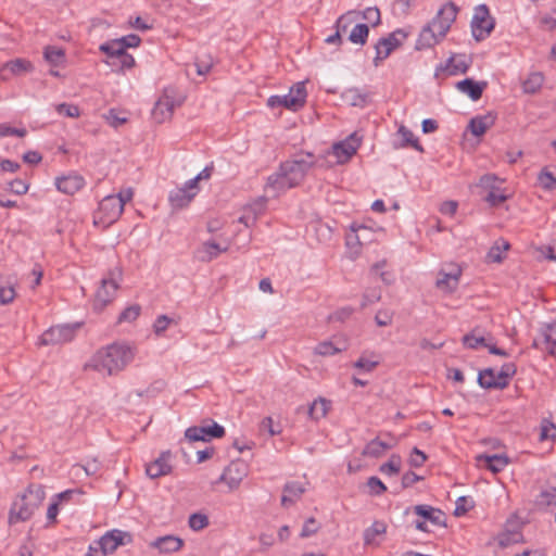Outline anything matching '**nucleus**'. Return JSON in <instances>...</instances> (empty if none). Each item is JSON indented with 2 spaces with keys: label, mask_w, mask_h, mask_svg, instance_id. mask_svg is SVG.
<instances>
[{
  "label": "nucleus",
  "mask_w": 556,
  "mask_h": 556,
  "mask_svg": "<svg viewBox=\"0 0 556 556\" xmlns=\"http://www.w3.org/2000/svg\"><path fill=\"white\" fill-rule=\"evenodd\" d=\"M314 164V154L309 152L300 157L287 160L280 164L276 173L267 178L266 188L273 190L276 194L294 188L304 180Z\"/></svg>",
  "instance_id": "1"
},
{
  "label": "nucleus",
  "mask_w": 556,
  "mask_h": 556,
  "mask_svg": "<svg viewBox=\"0 0 556 556\" xmlns=\"http://www.w3.org/2000/svg\"><path fill=\"white\" fill-rule=\"evenodd\" d=\"M458 13L457 5L448 1L437 13V15L422 27L416 41V50L430 49L441 42L455 22Z\"/></svg>",
  "instance_id": "2"
},
{
  "label": "nucleus",
  "mask_w": 556,
  "mask_h": 556,
  "mask_svg": "<svg viewBox=\"0 0 556 556\" xmlns=\"http://www.w3.org/2000/svg\"><path fill=\"white\" fill-rule=\"evenodd\" d=\"M132 358L134 352L128 345L112 343L97 351L85 368L112 376L123 370Z\"/></svg>",
  "instance_id": "3"
},
{
  "label": "nucleus",
  "mask_w": 556,
  "mask_h": 556,
  "mask_svg": "<svg viewBox=\"0 0 556 556\" xmlns=\"http://www.w3.org/2000/svg\"><path fill=\"white\" fill-rule=\"evenodd\" d=\"M45 497L43 485L29 484L27 490L12 503L9 522L13 525L30 519L35 510L42 504Z\"/></svg>",
  "instance_id": "4"
},
{
  "label": "nucleus",
  "mask_w": 556,
  "mask_h": 556,
  "mask_svg": "<svg viewBox=\"0 0 556 556\" xmlns=\"http://www.w3.org/2000/svg\"><path fill=\"white\" fill-rule=\"evenodd\" d=\"M495 21L490 15L489 8L485 4H479L475 8V13L470 23L472 37L477 41H482L490 36L494 29Z\"/></svg>",
  "instance_id": "5"
},
{
  "label": "nucleus",
  "mask_w": 556,
  "mask_h": 556,
  "mask_svg": "<svg viewBox=\"0 0 556 556\" xmlns=\"http://www.w3.org/2000/svg\"><path fill=\"white\" fill-rule=\"evenodd\" d=\"M122 273L118 268L110 271V277L103 278L101 280V286L96 292L94 298V308L102 309L115 298L116 291L118 289L117 279L121 277Z\"/></svg>",
  "instance_id": "6"
},
{
  "label": "nucleus",
  "mask_w": 556,
  "mask_h": 556,
  "mask_svg": "<svg viewBox=\"0 0 556 556\" xmlns=\"http://www.w3.org/2000/svg\"><path fill=\"white\" fill-rule=\"evenodd\" d=\"M406 37L407 33L399 28L389 34L388 37L380 38L375 45L376 56L374 58V65L378 66L380 62L386 60L396 48L402 46Z\"/></svg>",
  "instance_id": "7"
},
{
  "label": "nucleus",
  "mask_w": 556,
  "mask_h": 556,
  "mask_svg": "<svg viewBox=\"0 0 556 556\" xmlns=\"http://www.w3.org/2000/svg\"><path fill=\"white\" fill-rule=\"evenodd\" d=\"M79 328V323L73 325L66 324L52 326L41 334L40 342L43 345L62 344L70 342L75 338L76 332Z\"/></svg>",
  "instance_id": "8"
},
{
  "label": "nucleus",
  "mask_w": 556,
  "mask_h": 556,
  "mask_svg": "<svg viewBox=\"0 0 556 556\" xmlns=\"http://www.w3.org/2000/svg\"><path fill=\"white\" fill-rule=\"evenodd\" d=\"M210 424L201 426H192L186 429L185 438L189 442L204 441L211 439H219L225 435V428L214 420H208Z\"/></svg>",
  "instance_id": "9"
},
{
  "label": "nucleus",
  "mask_w": 556,
  "mask_h": 556,
  "mask_svg": "<svg viewBox=\"0 0 556 556\" xmlns=\"http://www.w3.org/2000/svg\"><path fill=\"white\" fill-rule=\"evenodd\" d=\"M132 542V535L129 532L113 529L103 534L96 545L106 555L113 553L118 546L127 545Z\"/></svg>",
  "instance_id": "10"
},
{
  "label": "nucleus",
  "mask_w": 556,
  "mask_h": 556,
  "mask_svg": "<svg viewBox=\"0 0 556 556\" xmlns=\"http://www.w3.org/2000/svg\"><path fill=\"white\" fill-rule=\"evenodd\" d=\"M463 345L470 350H478L483 346L489 350V352L493 355H498L503 357H507V351L497 348L495 344L490 343L489 340L483 337L479 330V328L472 329L469 333H466L462 339Z\"/></svg>",
  "instance_id": "11"
},
{
  "label": "nucleus",
  "mask_w": 556,
  "mask_h": 556,
  "mask_svg": "<svg viewBox=\"0 0 556 556\" xmlns=\"http://www.w3.org/2000/svg\"><path fill=\"white\" fill-rule=\"evenodd\" d=\"M248 475V465L241 459L231 462L220 475L218 482H225L229 489H237Z\"/></svg>",
  "instance_id": "12"
},
{
  "label": "nucleus",
  "mask_w": 556,
  "mask_h": 556,
  "mask_svg": "<svg viewBox=\"0 0 556 556\" xmlns=\"http://www.w3.org/2000/svg\"><path fill=\"white\" fill-rule=\"evenodd\" d=\"M123 212L124 207L121 204V200L117 197H113V194L105 197L99 203V218L105 225H110L116 222Z\"/></svg>",
  "instance_id": "13"
},
{
  "label": "nucleus",
  "mask_w": 556,
  "mask_h": 556,
  "mask_svg": "<svg viewBox=\"0 0 556 556\" xmlns=\"http://www.w3.org/2000/svg\"><path fill=\"white\" fill-rule=\"evenodd\" d=\"M532 348L554 355L556 348V321L542 326L540 334L533 339Z\"/></svg>",
  "instance_id": "14"
},
{
  "label": "nucleus",
  "mask_w": 556,
  "mask_h": 556,
  "mask_svg": "<svg viewBox=\"0 0 556 556\" xmlns=\"http://www.w3.org/2000/svg\"><path fill=\"white\" fill-rule=\"evenodd\" d=\"M198 192L199 191L194 187H189L188 180L182 187L176 188L169 192V204L175 210L187 207Z\"/></svg>",
  "instance_id": "15"
},
{
  "label": "nucleus",
  "mask_w": 556,
  "mask_h": 556,
  "mask_svg": "<svg viewBox=\"0 0 556 556\" xmlns=\"http://www.w3.org/2000/svg\"><path fill=\"white\" fill-rule=\"evenodd\" d=\"M359 144L356 134H352L345 140L334 143L332 153L339 163H345L356 153Z\"/></svg>",
  "instance_id": "16"
},
{
  "label": "nucleus",
  "mask_w": 556,
  "mask_h": 556,
  "mask_svg": "<svg viewBox=\"0 0 556 556\" xmlns=\"http://www.w3.org/2000/svg\"><path fill=\"white\" fill-rule=\"evenodd\" d=\"M172 453L170 451H164L160 454V456L148 464L146 467L147 476L151 479H156L170 473L172 471Z\"/></svg>",
  "instance_id": "17"
},
{
  "label": "nucleus",
  "mask_w": 556,
  "mask_h": 556,
  "mask_svg": "<svg viewBox=\"0 0 556 556\" xmlns=\"http://www.w3.org/2000/svg\"><path fill=\"white\" fill-rule=\"evenodd\" d=\"M413 511L425 521L430 522L434 527H445L446 518L445 514L435 507L430 505L420 504L413 507Z\"/></svg>",
  "instance_id": "18"
},
{
  "label": "nucleus",
  "mask_w": 556,
  "mask_h": 556,
  "mask_svg": "<svg viewBox=\"0 0 556 556\" xmlns=\"http://www.w3.org/2000/svg\"><path fill=\"white\" fill-rule=\"evenodd\" d=\"M85 184V178L76 173H71L55 179L56 189L65 194H74L78 192L84 188Z\"/></svg>",
  "instance_id": "19"
},
{
  "label": "nucleus",
  "mask_w": 556,
  "mask_h": 556,
  "mask_svg": "<svg viewBox=\"0 0 556 556\" xmlns=\"http://www.w3.org/2000/svg\"><path fill=\"white\" fill-rule=\"evenodd\" d=\"M175 106L176 102L174 98L165 91L154 104L152 116L157 123H163L172 117Z\"/></svg>",
  "instance_id": "20"
},
{
  "label": "nucleus",
  "mask_w": 556,
  "mask_h": 556,
  "mask_svg": "<svg viewBox=\"0 0 556 556\" xmlns=\"http://www.w3.org/2000/svg\"><path fill=\"white\" fill-rule=\"evenodd\" d=\"M149 545L157 549L161 554H172L182 548L184 540L179 536L167 534L156 538Z\"/></svg>",
  "instance_id": "21"
},
{
  "label": "nucleus",
  "mask_w": 556,
  "mask_h": 556,
  "mask_svg": "<svg viewBox=\"0 0 556 556\" xmlns=\"http://www.w3.org/2000/svg\"><path fill=\"white\" fill-rule=\"evenodd\" d=\"M534 506L538 510L554 513L556 522V486L541 490L535 496Z\"/></svg>",
  "instance_id": "22"
},
{
  "label": "nucleus",
  "mask_w": 556,
  "mask_h": 556,
  "mask_svg": "<svg viewBox=\"0 0 556 556\" xmlns=\"http://www.w3.org/2000/svg\"><path fill=\"white\" fill-rule=\"evenodd\" d=\"M486 87V81H476L472 78H465L456 84V88L472 101H478Z\"/></svg>",
  "instance_id": "23"
},
{
  "label": "nucleus",
  "mask_w": 556,
  "mask_h": 556,
  "mask_svg": "<svg viewBox=\"0 0 556 556\" xmlns=\"http://www.w3.org/2000/svg\"><path fill=\"white\" fill-rule=\"evenodd\" d=\"M99 50L106 55L108 59L104 62L111 67L117 65V60L127 52L124 46L116 39L101 43Z\"/></svg>",
  "instance_id": "24"
},
{
  "label": "nucleus",
  "mask_w": 556,
  "mask_h": 556,
  "mask_svg": "<svg viewBox=\"0 0 556 556\" xmlns=\"http://www.w3.org/2000/svg\"><path fill=\"white\" fill-rule=\"evenodd\" d=\"M226 251L227 248H222L214 241H206L194 251V258L202 263H208Z\"/></svg>",
  "instance_id": "25"
},
{
  "label": "nucleus",
  "mask_w": 556,
  "mask_h": 556,
  "mask_svg": "<svg viewBox=\"0 0 556 556\" xmlns=\"http://www.w3.org/2000/svg\"><path fill=\"white\" fill-rule=\"evenodd\" d=\"M305 486L301 482L298 481H289L283 485V494L281 496V505L283 507H290L293 505L298 500L301 498V496L305 492Z\"/></svg>",
  "instance_id": "26"
},
{
  "label": "nucleus",
  "mask_w": 556,
  "mask_h": 556,
  "mask_svg": "<svg viewBox=\"0 0 556 556\" xmlns=\"http://www.w3.org/2000/svg\"><path fill=\"white\" fill-rule=\"evenodd\" d=\"M1 74L3 78H8L5 73H10L14 76H20L34 71V65L26 59H14L4 63L1 67Z\"/></svg>",
  "instance_id": "27"
},
{
  "label": "nucleus",
  "mask_w": 556,
  "mask_h": 556,
  "mask_svg": "<svg viewBox=\"0 0 556 556\" xmlns=\"http://www.w3.org/2000/svg\"><path fill=\"white\" fill-rule=\"evenodd\" d=\"M495 119L496 116L491 112L484 115H478L470 119L468 128L473 136L480 137L494 125Z\"/></svg>",
  "instance_id": "28"
},
{
  "label": "nucleus",
  "mask_w": 556,
  "mask_h": 556,
  "mask_svg": "<svg viewBox=\"0 0 556 556\" xmlns=\"http://www.w3.org/2000/svg\"><path fill=\"white\" fill-rule=\"evenodd\" d=\"M460 275L462 269L457 266L450 273L441 270L435 285L439 289L452 292L457 288Z\"/></svg>",
  "instance_id": "29"
},
{
  "label": "nucleus",
  "mask_w": 556,
  "mask_h": 556,
  "mask_svg": "<svg viewBox=\"0 0 556 556\" xmlns=\"http://www.w3.org/2000/svg\"><path fill=\"white\" fill-rule=\"evenodd\" d=\"M545 81V76L542 72H531L528 77L522 80L521 88L526 94H536Z\"/></svg>",
  "instance_id": "30"
},
{
  "label": "nucleus",
  "mask_w": 556,
  "mask_h": 556,
  "mask_svg": "<svg viewBox=\"0 0 556 556\" xmlns=\"http://www.w3.org/2000/svg\"><path fill=\"white\" fill-rule=\"evenodd\" d=\"M342 98L352 106L365 108L369 100V94L361 89L353 87L342 93Z\"/></svg>",
  "instance_id": "31"
},
{
  "label": "nucleus",
  "mask_w": 556,
  "mask_h": 556,
  "mask_svg": "<svg viewBox=\"0 0 556 556\" xmlns=\"http://www.w3.org/2000/svg\"><path fill=\"white\" fill-rule=\"evenodd\" d=\"M478 459L484 460L486 468L494 473L502 471L509 464L508 457L502 454L481 455Z\"/></svg>",
  "instance_id": "32"
},
{
  "label": "nucleus",
  "mask_w": 556,
  "mask_h": 556,
  "mask_svg": "<svg viewBox=\"0 0 556 556\" xmlns=\"http://www.w3.org/2000/svg\"><path fill=\"white\" fill-rule=\"evenodd\" d=\"M516 371L517 367L514 363H506L497 372L498 383L489 381L486 384L488 387H498L500 390L505 389L509 384V379L516 375Z\"/></svg>",
  "instance_id": "33"
},
{
  "label": "nucleus",
  "mask_w": 556,
  "mask_h": 556,
  "mask_svg": "<svg viewBox=\"0 0 556 556\" xmlns=\"http://www.w3.org/2000/svg\"><path fill=\"white\" fill-rule=\"evenodd\" d=\"M289 94L291 96V98L289 99L290 104L295 105L296 110L302 109L306 102V97H307L305 83L299 81V83L294 84L290 88Z\"/></svg>",
  "instance_id": "34"
},
{
  "label": "nucleus",
  "mask_w": 556,
  "mask_h": 556,
  "mask_svg": "<svg viewBox=\"0 0 556 556\" xmlns=\"http://www.w3.org/2000/svg\"><path fill=\"white\" fill-rule=\"evenodd\" d=\"M43 58L52 66L63 65L66 61L64 49L55 46H47L43 50Z\"/></svg>",
  "instance_id": "35"
},
{
  "label": "nucleus",
  "mask_w": 556,
  "mask_h": 556,
  "mask_svg": "<svg viewBox=\"0 0 556 556\" xmlns=\"http://www.w3.org/2000/svg\"><path fill=\"white\" fill-rule=\"evenodd\" d=\"M330 407H331L330 401H328L324 397H319L311 404V406L308 408V415L311 418H313L315 420H319V419L326 417Z\"/></svg>",
  "instance_id": "36"
},
{
  "label": "nucleus",
  "mask_w": 556,
  "mask_h": 556,
  "mask_svg": "<svg viewBox=\"0 0 556 556\" xmlns=\"http://www.w3.org/2000/svg\"><path fill=\"white\" fill-rule=\"evenodd\" d=\"M389 448H391V445L376 438L366 444L362 454L364 456L379 457Z\"/></svg>",
  "instance_id": "37"
},
{
  "label": "nucleus",
  "mask_w": 556,
  "mask_h": 556,
  "mask_svg": "<svg viewBox=\"0 0 556 556\" xmlns=\"http://www.w3.org/2000/svg\"><path fill=\"white\" fill-rule=\"evenodd\" d=\"M397 135L402 139L401 147L409 146L417 150L418 152H424L422 146L419 143L418 139L415 138L413 131L409 130L407 127H405L404 125L400 126Z\"/></svg>",
  "instance_id": "38"
},
{
  "label": "nucleus",
  "mask_w": 556,
  "mask_h": 556,
  "mask_svg": "<svg viewBox=\"0 0 556 556\" xmlns=\"http://www.w3.org/2000/svg\"><path fill=\"white\" fill-rule=\"evenodd\" d=\"M369 35V27L367 24H356L349 35V40L352 43L364 46L367 42Z\"/></svg>",
  "instance_id": "39"
},
{
  "label": "nucleus",
  "mask_w": 556,
  "mask_h": 556,
  "mask_svg": "<svg viewBox=\"0 0 556 556\" xmlns=\"http://www.w3.org/2000/svg\"><path fill=\"white\" fill-rule=\"evenodd\" d=\"M386 531H387V525L383 521H380V520L374 521L372 525L369 528L365 529V531H364V534H363L364 543L366 545L371 544L375 541L376 536L386 533Z\"/></svg>",
  "instance_id": "40"
},
{
  "label": "nucleus",
  "mask_w": 556,
  "mask_h": 556,
  "mask_svg": "<svg viewBox=\"0 0 556 556\" xmlns=\"http://www.w3.org/2000/svg\"><path fill=\"white\" fill-rule=\"evenodd\" d=\"M509 247V243L503 239L496 241L486 254L488 261L492 263H501L504 258L503 251H507Z\"/></svg>",
  "instance_id": "41"
},
{
  "label": "nucleus",
  "mask_w": 556,
  "mask_h": 556,
  "mask_svg": "<svg viewBox=\"0 0 556 556\" xmlns=\"http://www.w3.org/2000/svg\"><path fill=\"white\" fill-rule=\"evenodd\" d=\"M538 181L544 190L552 191L556 189V176L547 167L542 168L538 174Z\"/></svg>",
  "instance_id": "42"
},
{
  "label": "nucleus",
  "mask_w": 556,
  "mask_h": 556,
  "mask_svg": "<svg viewBox=\"0 0 556 556\" xmlns=\"http://www.w3.org/2000/svg\"><path fill=\"white\" fill-rule=\"evenodd\" d=\"M478 384L483 389H498V387H488V382H497L500 381L497 374L492 368H485L483 370H480L478 374Z\"/></svg>",
  "instance_id": "43"
},
{
  "label": "nucleus",
  "mask_w": 556,
  "mask_h": 556,
  "mask_svg": "<svg viewBox=\"0 0 556 556\" xmlns=\"http://www.w3.org/2000/svg\"><path fill=\"white\" fill-rule=\"evenodd\" d=\"M401 469V457L399 455H392L389 462L382 464L379 471L387 476H394L400 472Z\"/></svg>",
  "instance_id": "44"
},
{
  "label": "nucleus",
  "mask_w": 556,
  "mask_h": 556,
  "mask_svg": "<svg viewBox=\"0 0 556 556\" xmlns=\"http://www.w3.org/2000/svg\"><path fill=\"white\" fill-rule=\"evenodd\" d=\"M290 98H291V96L289 93L283 94V96H271L267 100V105L270 109L286 108L288 110L295 112L298 110H296L295 105L290 104V100H289Z\"/></svg>",
  "instance_id": "45"
},
{
  "label": "nucleus",
  "mask_w": 556,
  "mask_h": 556,
  "mask_svg": "<svg viewBox=\"0 0 556 556\" xmlns=\"http://www.w3.org/2000/svg\"><path fill=\"white\" fill-rule=\"evenodd\" d=\"M141 313V306L139 304H132L126 307L118 316L117 323H132L135 321Z\"/></svg>",
  "instance_id": "46"
},
{
  "label": "nucleus",
  "mask_w": 556,
  "mask_h": 556,
  "mask_svg": "<svg viewBox=\"0 0 556 556\" xmlns=\"http://www.w3.org/2000/svg\"><path fill=\"white\" fill-rule=\"evenodd\" d=\"M358 17V12L357 11H349L346 12L345 14L341 15L337 23H336V28L337 30L340 33V35L342 33H346L348 31V28L349 26Z\"/></svg>",
  "instance_id": "47"
},
{
  "label": "nucleus",
  "mask_w": 556,
  "mask_h": 556,
  "mask_svg": "<svg viewBox=\"0 0 556 556\" xmlns=\"http://www.w3.org/2000/svg\"><path fill=\"white\" fill-rule=\"evenodd\" d=\"M468 64L465 61H460L458 63H454V58L451 56L445 66L440 65V67L437 68V71H448L450 75H456L457 73L465 74L468 71Z\"/></svg>",
  "instance_id": "48"
},
{
  "label": "nucleus",
  "mask_w": 556,
  "mask_h": 556,
  "mask_svg": "<svg viewBox=\"0 0 556 556\" xmlns=\"http://www.w3.org/2000/svg\"><path fill=\"white\" fill-rule=\"evenodd\" d=\"M344 350V348L337 346L331 341H324L316 345L315 353L321 356H331Z\"/></svg>",
  "instance_id": "49"
},
{
  "label": "nucleus",
  "mask_w": 556,
  "mask_h": 556,
  "mask_svg": "<svg viewBox=\"0 0 556 556\" xmlns=\"http://www.w3.org/2000/svg\"><path fill=\"white\" fill-rule=\"evenodd\" d=\"M188 523L193 531H201L208 526L210 521L206 515L194 513L190 515Z\"/></svg>",
  "instance_id": "50"
},
{
  "label": "nucleus",
  "mask_w": 556,
  "mask_h": 556,
  "mask_svg": "<svg viewBox=\"0 0 556 556\" xmlns=\"http://www.w3.org/2000/svg\"><path fill=\"white\" fill-rule=\"evenodd\" d=\"M473 507V501L469 496H459L455 503L454 515L457 517L464 516Z\"/></svg>",
  "instance_id": "51"
},
{
  "label": "nucleus",
  "mask_w": 556,
  "mask_h": 556,
  "mask_svg": "<svg viewBox=\"0 0 556 556\" xmlns=\"http://www.w3.org/2000/svg\"><path fill=\"white\" fill-rule=\"evenodd\" d=\"M136 61L134 56L127 52H125L124 55H122L121 59L117 60V65H115L113 68L114 72L117 73H124L127 70H131L135 67Z\"/></svg>",
  "instance_id": "52"
},
{
  "label": "nucleus",
  "mask_w": 556,
  "mask_h": 556,
  "mask_svg": "<svg viewBox=\"0 0 556 556\" xmlns=\"http://www.w3.org/2000/svg\"><path fill=\"white\" fill-rule=\"evenodd\" d=\"M367 486L370 495L379 496L387 491L386 484L378 477H370L367 480Z\"/></svg>",
  "instance_id": "53"
},
{
  "label": "nucleus",
  "mask_w": 556,
  "mask_h": 556,
  "mask_svg": "<svg viewBox=\"0 0 556 556\" xmlns=\"http://www.w3.org/2000/svg\"><path fill=\"white\" fill-rule=\"evenodd\" d=\"M174 323V319L168 317L167 315H160L156 317L153 324V331L156 336H162L170 324Z\"/></svg>",
  "instance_id": "54"
},
{
  "label": "nucleus",
  "mask_w": 556,
  "mask_h": 556,
  "mask_svg": "<svg viewBox=\"0 0 556 556\" xmlns=\"http://www.w3.org/2000/svg\"><path fill=\"white\" fill-rule=\"evenodd\" d=\"M55 111L60 115H64V116L72 117V118L78 117L80 115L79 108L75 104H70V103L58 104L55 106Z\"/></svg>",
  "instance_id": "55"
},
{
  "label": "nucleus",
  "mask_w": 556,
  "mask_h": 556,
  "mask_svg": "<svg viewBox=\"0 0 556 556\" xmlns=\"http://www.w3.org/2000/svg\"><path fill=\"white\" fill-rule=\"evenodd\" d=\"M83 494L84 492L81 491V489H70L56 494L55 500L59 501L60 503L70 501H75L79 503L78 497L81 496Z\"/></svg>",
  "instance_id": "56"
},
{
  "label": "nucleus",
  "mask_w": 556,
  "mask_h": 556,
  "mask_svg": "<svg viewBox=\"0 0 556 556\" xmlns=\"http://www.w3.org/2000/svg\"><path fill=\"white\" fill-rule=\"evenodd\" d=\"M362 15V17L369 23H371L372 26H377L380 24V11L378 8H367L363 12H358V16Z\"/></svg>",
  "instance_id": "57"
},
{
  "label": "nucleus",
  "mask_w": 556,
  "mask_h": 556,
  "mask_svg": "<svg viewBox=\"0 0 556 556\" xmlns=\"http://www.w3.org/2000/svg\"><path fill=\"white\" fill-rule=\"evenodd\" d=\"M522 535L519 532H506L498 536V544L502 547H507L511 544L518 543Z\"/></svg>",
  "instance_id": "58"
},
{
  "label": "nucleus",
  "mask_w": 556,
  "mask_h": 556,
  "mask_svg": "<svg viewBox=\"0 0 556 556\" xmlns=\"http://www.w3.org/2000/svg\"><path fill=\"white\" fill-rule=\"evenodd\" d=\"M194 66L199 75H206L213 66L212 58L210 55H206L204 59L197 58Z\"/></svg>",
  "instance_id": "59"
},
{
  "label": "nucleus",
  "mask_w": 556,
  "mask_h": 556,
  "mask_svg": "<svg viewBox=\"0 0 556 556\" xmlns=\"http://www.w3.org/2000/svg\"><path fill=\"white\" fill-rule=\"evenodd\" d=\"M555 437H556V427L552 422H549L547 420H543L542 426H541L540 440L544 441V440H548V439H554Z\"/></svg>",
  "instance_id": "60"
},
{
  "label": "nucleus",
  "mask_w": 556,
  "mask_h": 556,
  "mask_svg": "<svg viewBox=\"0 0 556 556\" xmlns=\"http://www.w3.org/2000/svg\"><path fill=\"white\" fill-rule=\"evenodd\" d=\"M27 131L25 128H14L7 124H0V137L16 136L24 137Z\"/></svg>",
  "instance_id": "61"
},
{
  "label": "nucleus",
  "mask_w": 556,
  "mask_h": 556,
  "mask_svg": "<svg viewBox=\"0 0 556 556\" xmlns=\"http://www.w3.org/2000/svg\"><path fill=\"white\" fill-rule=\"evenodd\" d=\"M427 460L426 454L417 447H414L409 457V465L412 467H421Z\"/></svg>",
  "instance_id": "62"
},
{
  "label": "nucleus",
  "mask_w": 556,
  "mask_h": 556,
  "mask_svg": "<svg viewBox=\"0 0 556 556\" xmlns=\"http://www.w3.org/2000/svg\"><path fill=\"white\" fill-rule=\"evenodd\" d=\"M127 50L128 48H137L141 43V38L136 34H129L116 39Z\"/></svg>",
  "instance_id": "63"
},
{
  "label": "nucleus",
  "mask_w": 556,
  "mask_h": 556,
  "mask_svg": "<svg viewBox=\"0 0 556 556\" xmlns=\"http://www.w3.org/2000/svg\"><path fill=\"white\" fill-rule=\"evenodd\" d=\"M15 298V290L13 287L0 286V304L7 305Z\"/></svg>",
  "instance_id": "64"
}]
</instances>
